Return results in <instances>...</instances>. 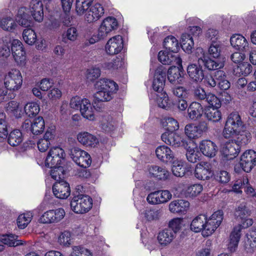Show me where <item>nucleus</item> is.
Instances as JSON below:
<instances>
[{
    "instance_id": "c756f323",
    "label": "nucleus",
    "mask_w": 256,
    "mask_h": 256,
    "mask_svg": "<svg viewBox=\"0 0 256 256\" xmlns=\"http://www.w3.org/2000/svg\"><path fill=\"white\" fill-rule=\"evenodd\" d=\"M200 148L202 154L208 157L212 158L217 152V146L212 141L203 140L200 144Z\"/></svg>"
},
{
    "instance_id": "f8f14e48",
    "label": "nucleus",
    "mask_w": 256,
    "mask_h": 256,
    "mask_svg": "<svg viewBox=\"0 0 256 256\" xmlns=\"http://www.w3.org/2000/svg\"><path fill=\"white\" fill-rule=\"evenodd\" d=\"M65 216V212L62 208L46 211L43 214L39 219L42 224L57 223L60 222Z\"/></svg>"
},
{
    "instance_id": "3c124183",
    "label": "nucleus",
    "mask_w": 256,
    "mask_h": 256,
    "mask_svg": "<svg viewBox=\"0 0 256 256\" xmlns=\"http://www.w3.org/2000/svg\"><path fill=\"white\" fill-rule=\"evenodd\" d=\"M0 26L4 30L12 32L15 29L16 24L10 17L2 18L0 21Z\"/></svg>"
},
{
    "instance_id": "dca6fc26",
    "label": "nucleus",
    "mask_w": 256,
    "mask_h": 256,
    "mask_svg": "<svg viewBox=\"0 0 256 256\" xmlns=\"http://www.w3.org/2000/svg\"><path fill=\"white\" fill-rule=\"evenodd\" d=\"M256 163V152L254 150L246 151L241 156L240 164L242 170L250 172Z\"/></svg>"
},
{
    "instance_id": "7c9ffc66",
    "label": "nucleus",
    "mask_w": 256,
    "mask_h": 256,
    "mask_svg": "<svg viewBox=\"0 0 256 256\" xmlns=\"http://www.w3.org/2000/svg\"><path fill=\"white\" fill-rule=\"evenodd\" d=\"M11 46L12 53L15 60L17 62L24 61L25 60V52L22 42L18 40H14Z\"/></svg>"
},
{
    "instance_id": "6e6d98bb",
    "label": "nucleus",
    "mask_w": 256,
    "mask_h": 256,
    "mask_svg": "<svg viewBox=\"0 0 256 256\" xmlns=\"http://www.w3.org/2000/svg\"><path fill=\"white\" fill-rule=\"evenodd\" d=\"M166 124L164 126L166 127L167 132H174L179 128V124L177 120L171 117H168L165 119Z\"/></svg>"
},
{
    "instance_id": "b1692460",
    "label": "nucleus",
    "mask_w": 256,
    "mask_h": 256,
    "mask_svg": "<svg viewBox=\"0 0 256 256\" xmlns=\"http://www.w3.org/2000/svg\"><path fill=\"white\" fill-rule=\"evenodd\" d=\"M104 9L100 4H96L90 8L86 14V20L89 23L98 20L103 16Z\"/></svg>"
},
{
    "instance_id": "423d86ee",
    "label": "nucleus",
    "mask_w": 256,
    "mask_h": 256,
    "mask_svg": "<svg viewBox=\"0 0 256 256\" xmlns=\"http://www.w3.org/2000/svg\"><path fill=\"white\" fill-rule=\"evenodd\" d=\"M224 218V213L222 210H218L208 218H206V224L202 231V234L204 237L210 236L220 226Z\"/></svg>"
},
{
    "instance_id": "cd10ccee",
    "label": "nucleus",
    "mask_w": 256,
    "mask_h": 256,
    "mask_svg": "<svg viewBox=\"0 0 256 256\" xmlns=\"http://www.w3.org/2000/svg\"><path fill=\"white\" fill-rule=\"evenodd\" d=\"M190 206L188 201L184 200H173L169 204V210L174 214H184Z\"/></svg>"
},
{
    "instance_id": "4468645a",
    "label": "nucleus",
    "mask_w": 256,
    "mask_h": 256,
    "mask_svg": "<svg viewBox=\"0 0 256 256\" xmlns=\"http://www.w3.org/2000/svg\"><path fill=\"white\" fill-rule=\"evenodd\" d=\"M162 140L166 144L178 148L188 146L187 142L174 132H166L161 136Z\"/></svg>"
},
{
    "instance_id": "de8ad7c7",
    "label": "nucleus",
    "mask_w": 256,
    "mask_h": 256,
    "mask_svg": "<svg viewBox=\"0 0 256 256\" xmlns=\"http://www.w3.org/2000/svg\"><path fill=\"white\" fill-rule=\"evenodd\" d=\"M22 37L24 41L28 45L34 44L37 40L36 33L31 28L25 29L23 32Z\"/></svg>"
},
{
    "instance_id": "412c9836",
    "label": "nucleus",
    "mask_w": 256,
    "mask_h": 256,
    "mask_svg": "<svg viewBox=\"0 0 256 256\" xmlns=\"http://www.w3.org/2000/svg\"><path fill=\"white\" fill-rule=\"evenodd\" d=\"M174 52L168 50H161L158 54V59L164 64H176L180 65L182 62L178 54H174Z\"/></svg>"
},
{
    "instance_id": "e2e57ef3",
    "label": "nucleus",
    "mask_w": 256,
    "mask_h": 256,
    "mask_svg": "<svg viewBox=\"0 0 256 256\" xmlns=\"http://www.w3.org/2000/svg\"><path fill=\"white\" fill-rule=\"evenodd\" d=\"M237 141L236 142L238 144L240 143L241 146L246 145L248 144L251 138V134L250 132H244V130L238 134Z\"/></svg>"
},
{
    "instance_id": "a19ab883",
    "label": "nucleus",
    "mask_w": 256,
    "mask_h": 256,
    "mask_svg": "<svg viewBox=\"0 0 256 256\" xmlns=\"http://www.w3.org/2000/svg\"><path fill=\"white\" fill-rule=\"evenodd\" d=\"M206 216L204 214H200L196 217L191 222V230L196 232H202L204 225L206 224Z\"/></svg>"
},
{
    "instance_id": "a18cd8bd",
    "label": "nucleus",
    "mask_w": 256,
    "mask_h": 256,
    "mask_svg": "<svg viewBox=\"0 0 256 256\" xmlns=\"http://www.w3.org/2000/svg\"><path fill=\"white\" fill-rule=\"evenodd\" d=\"M50 168L51 170H50L49 173L52 178L56 182L63 180L64 175V167L62 166H53Z\"/></svg>"
},
{
    "instance_id": "39448f33",
    "label": "nucleus",
    "mask_w": 256,
    "mask_h": 256,
    "mask_svg": "<svg viewBox=\"0 0 256 256\" xmlns=\"http://www.w3.org/2000/svg\"><path fill=\"white\" fill-rule=\"evenodd\" d=\"M22 84V77L19 70L12 69L5 75L4 84L5 88L8 90H18L20 88Z\"/></svg>"
},
{
    "instance_id": "680f3d73",
    "label": "nucleus",
    "mask_w": 256,
    "mask_h": 256,
    "mask_svg": "<svg viewBox=\"0 0 256 256\" xmlns=\"http://www.w3.org/2000/svg\"><path fill=\"white\" fill-rule=\"evenodd\" d=\"M248 180L247 178L236 180L232 187V191L236 193H242V188H244L246 185L248 184Z\"/></svg>"
},
{
    "instance_id": "aec40b11",
    "label": "nucleus",
    "mask_w": 256,
    "mask_h": 256,
    "mask_svg": "<svg viewBox=\"0 0 256 256\" xmlns=\"http://www.w3.org/2000/svg\"><path fill=\"white\" fill-rule=\"evenodd\" d=\"M123 46L122 37L118 35L110 38L108 40L106 46V50L110 54H116L121 51Z\"/></svg>"
},
{
    "instance_id": "c03bdc74",
    "label": "nucleus",
    "mask_w": 256,
    "mask_h": 256,
    "mask_svg": "<svg viewBox=\"0 0 256 256\" xmlns=\"http://www.w3.org/2000/svg\"><path fill=\"white\" fill-rule=\"evenodd\" d=\"M219 108H210L206 110L204 115L206 118L213 122H216L222 119V114Z\"/></svg>"
},
{
    "instance_id": "37998d69",
    "label": "nucleus",
    "mask_w": 256,
    "mask_h": 256,
    "mask_svg": "<svg viewBox=\"0 0 256 256\" xmlns=\"http://www.w3.org/2000/svg\"><path fill=\"white\" fill-rule=\"evenodd\" d=\"M164 46L166 50L176 53L179 49L178 40L173 36H170L165 38Z\"/></svg>"
},
{
    "instance_id": "58836bf2",
    "label": "nucleus",
    "mask_w": 256,
    "mask_h": 256,
    "mask_svg": "<svg viewBox=\"0 0 256 256\" xmlns=\"http://www.w3.org/2000/svg\"><path fill=\"white\" fill-rule=\"evenodd\" d=\"M250 211L245 202L240 204L235 209L234 216L235 218L242 222L250 215Z\"/></svg>"
},
{
    "instance_id": "a211bd4d",
    "label": "nucleus",
    "mask_w": 256,
    "mask_h": 256,
    "mask_svg": "<svg viewBox=\"0 0 256 256\" xmlns=\"http://www.w3.org/2000/svg\"><path fill=\"white\" fill-rule=\"evenodd\" d=\"M212 176V166L206 162H200L195 168L194 176L199 180H209Z\"/></svg>"
},
{
    "instance_id": "864d4df0",
    "label": "nucleus",
    "mask_w": 256,
    "mask_h": 256,
    "mask_svg": "<svg viewBox=\"0 0 256 256\" xmlns=\"http://www.w3.org/2000/svg\"><path fill=\"white\" fill-rule=\"evenodd\" d=\"M210 108H220L222 104L220 100L214 94L208 93L205 99Z\"/></svg>"
},
{
    "instance_id": "9b49d317",
    "label": "nucleus",
    "mask_w": 256,
    "mask_h": 256,
    "mask_svg": "<svg viewBox=\"0 0 256 256\" xmlns=\"http://www.w3.org/2000/svg\"><path fill=\"white\" fill-rule=\"evenodd\" d=\"M117 20L112 16H108L104 18L102 22L98 32V38L99 40L106 38L111 32L118 28Z\"/></svg>"
},
{
    "instance_id": "2f4dec72",
    "label": "nucleus",
    "mask_w": 256,
    "mask_h": 256,
    "mask_svg": "<svg viewBox=\"0 0 256 256\" xmlns=\"http://www.w3.org/2000/svg\"><path fill=\"white\" fill-rule=\"evenodd\" d=\"M230 44L236 49L246 52L249 50L248 44L246 38L240 34L232 36L230 39Z\"/></svg>"
},
{
    "instance_id": "bb28decb",
    "label": "nucleus",
    "mask_w": 256,
    "mask_h": 256,
    "mask_svg": "<svg viewBox=\"0 0 256 256\" xmlns=\"http://www.w3.org/2000/svg\"><path fill=\"white\" fill-rule=\"evenodd\" d=\"M156 154L158 158L164 162H172L174 160L173 152L167 146H159L156 150Z\"/></svg>"
},
{
    "instance_id": "ea45409f",
    "label": "nucleus",
    "mask_w": 256,
    "mask_h": 256,
    "mask_svg": "<svg viewBox=\"0 0 256 256\" xmlns=\"http://www.w3.org/2000/svg\"><path fill=\"white\" fill-rule=\"evenodd\" d=\"M44 128L45 124L42 117L38 116L30 123V131L34 135H38L42 134Z\"/></svg>"
},
{
    "instance_id": "473e14b6",
    "label": "nucleus",
    "mask_w": 256,
    "mask_h": 256,
    "mask_svg": "<svg viewBox=\"0 0 256 256\" xmlns=\"http://www.w3.org/2000/svg\"><path fill=\"white\" fill-rule=\"evenodd\" d=\"M176 236L172 230L170 228H165L159 232L157 238L160 245L166 246L170 244Z\"/></svg>"
},
{
    "instance_id": "49530a36",
    "label": "nucleus",
    "mask_w": 256,
    "mask_h": 256,
    "mask_svg": "<svg viewBox=\"0 0 256 256\" xmlns=\"http://www.w3.org/2000/svg\"><path fill=\"white\" fill-rule=\"evenodd\" d=\"M78 32L77 29L74 27L68 28L62 35V41L66 44L68 40L75 41L78 38Z\"/></svg>"
},
{
    "instance_id": "a878e982",
    "label": "nucleus",
    "mask_w": 256,
    "mask_h": 256,
    "mask_svg": "<svg viewBox=\"0 0 256 256\" xmlns=\"http://www.w3.org/2000/svg\"><path fill=\"white\" fill-rule=\"evenodd\" d=\"M182 68V64L176 66L170 67L168 71V78L171 83L181 84L184 81Z\"/></svg>"
},
{
    "instance_id": "13d9d810",
    "label": "nucleus",
    "mask_w": 256,
    "mask_h": 256,
    "mask_svg": "<svg viewBox=\"0 0 256 256\" xmlns=\"http://www.w3.org/2000/svg\"><path fill=\"white\" fill-rule=\"evenodd\" d=\"M202 186L200 184H195L188 186L186 190V194L190 196L194 197L199 194L202 190Z\"/></svg>"
},
{
    "instance_id": "ddd939ff",
    "label": "nucleus",
    "mask_w": 256,
    "mask_h": 256,
    "mask_svg": "<svg viewBox=\"0 0 256 256\" xmlns=\"http://www.w3.org/2000/svg\"><path fill=\"white\" fill-rule=\"evenodd\" d=\"M240 146L236 141L232 140L226 142L222 146L221 153L224 160H233L238 154Z\"/></svg>"
},
{
    "instance_id": "4d7b16f0",
    "label": "nucleus",
    "mask_w": 256,
    "mask_h": 256,
    "mask_svg": "<svg viewBox=\"0 0 256 256\" xmlns=\"http://www.w3.org/2000/svg\"><path fill=\"white\" fill-rule=\"evenodd\" d=\"M72 250V256H92L90 250L80 246H74Z\"/></svg>"
},
{
    "instance_id": "0e129e2a",
    "label": "nucleus",
    "mask_w": 256,
    "mask_h": 256,
    "mask_svg": "<svg viewBox=\"0 0 256 256\" xmlns=\"http://www.w3.org/2000/svg\"><path fill=\"white\" fill-rule=\"evenodd\" d=\"M238 70L242 75L247 76L252 72V66L248 62H244L239 64Z\"/></svg>"
},
{
    "instance_id": "c9c22d12",
    "label": "nucleus",
    "mask_w": 256,
    "mask_h": 256,
    "mask_svg": "<svg viewBox=\"0 0 256 256\" xmlns=\"http://www.w3.org/2000/svg\"><path fill=\"white\" fill-rule=\"evenodd\" d=\"M18 236L12 234H3L0 236V241L8 246H16L23 245L25 241L18 240Z\"/></svg>"
},
{
    "instance_id": "6ab92c4d",
    "label": "nucleus",
    "mask_w": 256,
    "mask_h": 256,
    "mask_svg": "<svg viewBox=\"0 0 256 256\" xmlns=\"http://www.w3.org/2000/svg\"><path fill=\"white\" fill-rule=\"evenodd\" d=\"M52 192L54 196L60 199L68 198L70 193L69 184L64 180L56 182L52 186Z\"/></svg>"
},
{
    "instance_id": "603ef678",
    "label": "nucleus",
    "mask_w": 256,
    "mask_h": 256,
    "mask_svg": "<svg viewBox=\"0 0 256 256\" xmlns=\"http://www.w3.org/2000/svg\"><path fill=\"white\" fill-rule=\"evenodd\" d=\"M32 216L30 214H20L17 219L18 227L20 229L24 228L31 221Z\"/></svg>"
},
{
    "instance_id": "338daca9",
    "label": "nucleus",
    "mask_w": 256,
    "mask_h": 256,
    "mask_svg": "<svg viewBox=\"0 0 256 256\" xmlns=\"http://www.w3.org/2000/svg\"><path fill=\"white\" fill-rule=\"evenodd\" d=\"M182 219L176 218L172 220L168 223V228L174 232L176 236V233L180 230L182 224Z\"/></svg>"
},
{
    "instance_id": "9d476101",
    "label": "nucleus",
    "mask_w": 256,
    "mask_h": 256,
    "mask_svg": "<svg viewBox=\"0 0 256 256\" xmlns=\"http://www.w3.org/2000/svg\"><path fill=\"white\" fill-rule=\"evenodd\" d=\"M65 153L64 150L60 147H54L48 152L45 160L46 167L60 166L62 160H64Z\"/></svg>"
},
{
    "instance_id": "f704fd0d",
    "label": "nucleus",
    "mask_w": 256,
    "mask_h": 256,
    "mask_svg": "<svg viewBox=\"0 0 256 256\" xmlns=\"http://www.w3.org/2000/svg\"><path fill=\"white\" fill-rule=\"evenodd\" d=\"M148 171L151 176L159 180H166L170 176V173L168 170L157 166H150Z\"/></svg>"
},
{
    "instance_id": "72a5a7b5",
    "label": "nucleus",
    "mask_w": 256,
    "mask_h": 256,
    "mask_svg": "<svg viewBox=\"0 0 256 256\" xmlns=\"http://www.w3.org/2000/svg\"><path fill=\"white\" fill-rule=\"evenodd\" d=\"M90 101L86 98H82L81 106L80 110L82 116L90 120H94V107Z\"/></svg>"
},
{
    "instance_id": "5fc2aeb1",
    "label": "nucleus",
    "mask_w": 256,
    "mask_h": 256,
    "mask_svg": "<svg viewBox=\"0 0 256 256\" xmlns=\"http://www.w3.org/2000/svg\"><path fill=\"white\" fill-rule=\"evenodd\" d=\"M186 134L190 138H195L200 136L196 126L194 124L186 125L184 128Z\"/></svg>"
},
{
    "instance_id": "bf43d9fd",
    "label": "nucleus",
    "mask_w": 256,
    "mask_h": 256,
    "mask_svg": "<svg viewBox=\"0 0 256 256\" xmlns=\"http://www.w3.org/2000/svg\"><path fill=\"white\" fill-rule=\"evenodd\" d=\"M58 242L60 245L69 246L71 244V234L68 231L61 233L58 237Z\"/></svg>"
},
{
    "instance_id": "8fccbe9b",
    "label": "nucleus",
    "mask_w": 256,
    "mask_h": 256,
    "mask_svg": "<svg viewBox=\"0 0 256 256\" xmlns=\"http://www.w3.org/2000/svg\"><path fill=\"white\" fill-rule=\"evenodd\" d=\"M40 108L39 105L36 102H30L24 106V112L29 117H32L38 114Z\"/></svg>"
},
{
    "instance_id": "09e8293b",
    "label": "nucleus",
    "mask_w": 256,
    "mask_h": 256,
    "mask_svg": "<svg viewBox=\"0 0 256 256\" xmlns=\"http://www.w3.org/2000/svg\"><path fill=\"white\" fill-rule=\"evenodd\" d=\"M186 156L188 162L195 163L200 160L201 154L197 148H190L189 147L186 151Z\"/></svg>"
},
{
    "instance_id": "4be33fe9",
    "label": "nucleus",
    "mask_w": 256,
    "mask_h": 256,
    "mask_svg": "<svg viewBox=\"0 0 256 256\" xmlns=\"http://www.w3.org/2000/svg\"><path fill=\"white\" fill-rule=\"evenodd\" d=\"M198 65L196 64H188L187 67V73L190 79L194 82H201L204 78V73L202 67L200 66L203 64Z\"/></svg>"
},
{
    "instance_id": "052dcab7",
    "label": "nucleus",
    "mask_w": 256,
    "mask_h": 256,
    "mask_svg": "<svg viewBox=\"0 0 256 256\" xmlns=\"http://www.w3.org/2000/svg\"><path fill=\"white\" fill-rule=\"evenodd\" d=\"M174 164L172 168V170L173 174L178 177H182L185 174V168L184 167L182 164L180 162H174V160L172 162Z\"/></svg>"
},
{
    "instance_id": "1a4fd4ad",
    "label": "nucleus",
    "mask_w": 256,
    "mask_h": 256,
    "mask_svg": "<svg viewBox=\"0 0 256 256\" xmlns=\"http://www.w3.org/2000/svg\"><path fill=\"white\" fill-rule=\"evenodd\" d=\"M243 221V226H242L241 224L236 226L230 234V242L228 245V248L232 252H234L238 246L241 236L240 232L242 228L248 227L253 224V220L252 218H247Z\"/></svg>"
},
{
    "instance_id": "4c0bfd02",
    "label": "nucleus",
    "mask_w": 256,
    "mask_h": 256,
    "mask_svg": "<svg viewBox=\"0 0 256 256\" xmlns=\"http://www.w3.org/2000/svg\"><path fill=\"white\" fill-rule=\"evenodd\" d=\"M188 112L190 119L196 120L202 116L203 108L199 102H192L188 107Z\"/></svg>"
},
{
    "instance_id": "c85d7f7f",
    "label": "nucleus",
    "mask_w": 256,
    "mask_h": 256,
    "mask_svg": "<svg viewBox=\"0 0 256 256\" xmlns=\"http://www.w3.org/2000/svg\"><path fill=\"white\" fill-rule=\"evenodd\" d=\"M77 138L79 142L88 147L94 148L98 144L96 136L88 132L79 133Z\"/></svg>"
},
{
    "instance_id": "774afa93",
    "label": "nucleus",
    "mask_w": 256,
    "mask_h": 256,
    "mask_svg": "<svg viewBox=\"0 0 256 256\" xmlns=\"http://www.w3.org/2000/svg\"><path fill=\"white\" fill-rule=\"evenodd\" d=\"M123 64L122 61L120 58H116L111 62L104 64V68L108 70H116L120 68Z\"/></svg>"
},
{
    "instance_id": "69168bd1",
    "label": "nucleus",
    "mask_w": 256,
    "mask_h": 256,
    "mask_svg": "<svg viewBox=\"0 0 256 256\" xmlns=\"http://www.w3.org/2000/svg\"><path fill=\"white\" fill-rule=\"evenodd\" d=\"M157 102L159 107L166 109L168 107V98L165 92L158 94Z\"/></svg>"
},
{
    "instance_id": "2eb2a0df",
    "label": "nucleus",
    "mask_w": 256,
    "mask_h": 256,
    "mask_svg": "<svg viewBox=\"0 0 256 256\" xmlns=\"http://www.w3.org/2000/svg\"><path fill=\"white\" fill-rule=\"evenodd\" d=\"M166 69L163 66L158 67L156 70L152 84V88L158 94L162 93L165 85Z\"/></svg>"
},
{
    "instance_id": "20e7f679",
    "label": "nucleus",
    "mask_w": 256,
    "mask_h": 256,
    "mask_svg": "<svg viewBox=\"0 0 256 256\" xmlns=\"http://www.w3.org/2000/svg\"><path fill=\"white\" fill-rule=\"evenodd\" d=\"M92 206V200L87 195L80 194L73 198L70 202L72 210L76 214L88 212Z\"/></svg>"
},
{
    "instance_id": "5701e85b",
    "label": "nucleus",
    "mask_w": 256,
    "mask_h": 256,
    "mask_svg": "<svg viewBox=\"0 0 256 256\" xmlns=\"http://www.w3.org/2000/svg\"><path fill=\"white\" fill-rule=\"evenodd\" d=\"M29 10L36 21L39 22L42 21L44 19L43 5L40 0H32L30 2Z\"/></svg>"
},
{
    "instance_id": "e433bc0d",
    "label": "nucleus",
    "mask_w": 256,
    "mask_h": 256,
    "mask_svg": "<svg viewBox=\"0 0 256 256\" xmlns=\"http://www.w3.org/2000/svg\"><path fill=\"white\" fill-rule=\"evenodd\" d=\"M246 236V250L248 252L252 253L256 250V228H251Z\"/></svg>"
},
{
    "instance_id": "6e6552de",
    "label": "nucleus",
    "mask_w": 256,
    "mask_h": 256,
    "mask_svg": "<svg viewBox=\"0 0 256 256\" xmlns=\"http://www.w3.org/2000/svg\"><path fill=\"white\" fill-rule=\"evenodd\" d=\"M70 155L74 162L82 168H88L92 163L90 155L84 150L74 147L70 150Z\"/></svg>"
},
{
    "instance_id": "0eeeda50",
    "label": "nucleus",
    "mask_w": 256,
    "mask_h": 256,
    "mask_svg": "<svg viewBox=\"0 0 256 256\" xmlns=\"http://www.w3.org/2000/svg\"><path fill=\"white\" fill-rule=\"evenodd\" d=\"M189 28L190 34H183L181 38L182 48L188 54L192 52L194 46V38H194H197L202 32V28L200 26H193Z\"/></svg>"
},
{
    "instance_id": "f03ea898",
    "label": "nucleus",
    "mask_w": 256,
    "mask_h": 256,
    "mask_svg": "<svg viewBox=\"0 0 256 256\" xmlns=\"http://www.w3.org/2000/svg\"><path fill=\"white\" fill-rule=\"evenodd\" d=\"M244 128L245 124L240 112H232L227 118L222 134L224 138H230L238 134Z\"/></svg>"
},
{
    "instance_id": "f257e3e1",
    "label": "nucleus",
    "mask_w": 256,
    "mask_h": 256,
    "mask_svg": "<svg viewBox=\"0 0 256 256\" xmlns=\"http://www.w3.org/2000/svg\"><path fill=\"white\" fill-rule=\"evenodd\" d=\"M222 45L218 42L212 44L208 49L210 56L215 60H212L204 54L202 48H198L197 52L200 53L201 56L198 57V62L201 63L208 70H216L222 68L224 66L226 58L222 54Z\"/></svg>"
},
{
    "instance_id": "7ed1b4c3",
    "label": "nucleus",
    "mask_w": 256,
    "mask_h": 256,
    "mask_svg": "<svg viewBox=\"0 0 256 256\" xmlns=\"http://www.w3.org/2000/svg\"><path fill=\"white\" fill-rule=\"evenodd\" d=\"M98 92L94 98L98 102H108L113 98V94L118 90V86L113 80L100 78L95 84Z\"/></svg>"
},
{
    "instance_id": "79ce46f5",
    "label": "nucleus",
    "mask_w": 256,
    "mask_h": 256,
    "mask_svg": "<svg viewBox=\"0 0 256 256\" xmlns=\"http://www.w3.org/2000/svg\"><path fill=\"white\" fill-rule=\"evenodd\" d=\"M8 144L12 146L19 145L23 140V136L19 130L12 131L7 136Z\"/></svg>"
},
{
    "instance_id": "f3484780",
    "label": "nucleus",
    "mask_w": 256,
    "mask_h": 256,
    "mask_svg": "<svg viewBox=\"0 0 256 256\" xmlns=\"http://www.w3.org/2000/svg\"><path fill=\"white\" fill-rule=\"evenodd\" d=\"M172 194L167 190H158L150 193L147 196L148 203L156 204L167 202L172 198Z\"/></svg>"
},
{
    "instance_id": "393cba45",
    "label": "nucleus",
    "mask_w": 256,
    "mask_h": 256,
    "mask_svg": "<svg viewBox=\"0 0 256 256\" xmlns=\"http://www.w3.org/2000/svg\"><path fill=\"white\" fill-rule=\"evenodd\" d=\"M16 21L22 26H30L32 24V18L30 14L29 9L26 7L20 8L16 17Z\"/></svg>"
}]
</instances>
